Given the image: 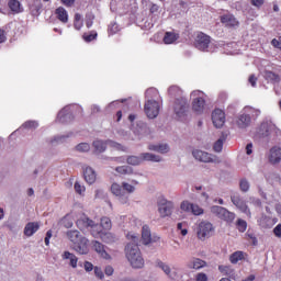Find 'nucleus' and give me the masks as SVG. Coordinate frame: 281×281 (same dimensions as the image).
<instances>
[{"label":"nucleus","mask_w":281,"mask_h":281,"mask_svg":"<svg viewBox=\"0 0 281 281\" xmlns=\"http://www.w3.org/2000/svg\"><path fill=\"white\" fill-rule=\"evenodd\" d=\"M168 93L170 98H176L173 111L177 117H186V113H188L190 104L188 103V99L183 97V90H181L179 86H171L168 89Z\"/></svg>","instance_id":"nucleus-1"},{"label":"nucleus","mask_w":281,"mask_h":281,"mask_svg":"<svg viewBox=\"0 0 281 281\" xmlns=\"http://www.w3.org/2000/svg\"><path fill=\"white\" fill-rule=\"evenodd\" d=\"M139 237L134 236L133 243H130L125 247V256L133 269H144V257L142 256V250H139V246L137 245Z\"/></svg>","instance_id":"nucleus-2"},{"label":"nucleus","mask_w":281,"mask_h":281,"mask_svg":"<svg viewBox=\"0 0 281 281\" xmlns=\"http://www.w3.org/2000/svg\"><path fill=\"white\" fill-rule=\"evenodd\" d=\"M67 237L74 243V249L77 254L85 256L89 254V239L82 237L78 231H68Z\"/></svg>","instance_id":"nucleus-3"},{"label":"nucleus","mask_w":281,"mask_h":281,"mask_svg":"<svg viewBox=\"0 0 281 281\" xmlns=\"http://www.w3.org/2000/svg\"><path fill=\"white\" fill-rule=\"evenodd\" d=\"M191 98H193L191 103L193 113H196V115H202V113L205 111V92L201 90H193L191 92Z\"/></svg>","instance_id":"nucleus-4"},{"label":"nucleus","mask_w":281,"mask_h":281,"mask_svg":"<svg viewBox=\"0 0 281 281\" xmlns=\"http://www.w3.org/2000/svg\"><path fill=\"white\" fill-rule=\"evenodd\" d=\"M214 232V224L209 221H202L198 225L196 236L199 240H207V238H210Z\"/></svg>","instance_id":"nucleus-5"},{"label":"nucleus","mask_w":281,"mask_h":281,"mask_svg":"<svg viewBox=\"0 0 281 281\" xmlns=\"http://www.w3.org/2000/svg\"><path fill=\"white\" fill-rule=\"evenodd\" d=\"M142 161H161V157L158 155H154L150 153H143L139 156H128L126 159V162L130 164V166H139Z\"/></svg>","instance_id":"nucleus-6"},{"label":"nucleus","mask_w":281,"mask_h":281,"mask_svg":"<svg viewBox=\"0 0 281 281\" xmlns=\"http://www.w3.org/2000/svg\"><path fill=\"white\" fill-rule=\"evenodd\" d=\"M212 214H215L217 218H221V221H224L225 223H234L236 221V213L223 207V206H213L211 209Z\"/></svg>","instance_id":"nucleus-7"},{"label":"nucleus","mask_w":281,"mask_h":281,"mask_svg":"<svg viewBox=\"0 0 281 281\" xmlns=\"http://www.w3.org/2000/svg\"><path fill=\"white\" fill-rule=\"evenodd\" d=\"M158 212L161 218L172 215V210H175V203L172 201L166 200L164 196L158 199Z\"/></svg>","instance_id":"nucleus-8"},{"label":"nucleus","mask_w":281,"mask_h":281,"mask_svg":"<svg viewBox=\"0 0 281 281\" xmlns=\"http://www.w3.org/2000/svg\"><path fill=\"white\" fill-rule=\"evenodd\" d=\"M231 201L233 205H235V207L239 210V212H241L243 214H247V216H251V211L249 210L247 202L245 201V199H243V196H240V194L234 193L233 195H231Z\"/></svg>","instance_id":"nucleus-9"},{"label":"nucleus","mask_w":281,"mask_h":281,"mask_svg":"<svg viewBox=\"0 0 281 281\" xmlns=\"http://www.w3.org/2000/svg\"><path fill=\"white\" fill-rule=\"evenodd\" d=\"M210 43H212V37L201 32L195 37L194 46L196 47V49H200V52H207Z\"/></svg>","instance_id":"nucleus-10"},{"label":"nucleus","mask_w":281,"mask_h":281,"mask_svg":"<svg viewBox=\"0 0 281 281\" xmlns=\"http://www.w3.org/2000/svg\"><path fill=\"white\" fill-rule=\"evenodd\" d=\"M106 146H111V148H116V150H123V147L121 144L115 143L113 140H94L93 147L97 153H104L106 150Z\"/></svg>","instance_id":"nucleus-11"},{"label":"nucleus","mask_w":281,"mask_h":281,"mask_svg":"<svg viewBox=\"0 0 281 281\" xmlns=\"http://www.w3.org/2000/svg\"><path fill=\"white\" fill-rule=\"evenodd\" d=\"M145 113L149 120H155L159 115V102L155 100H148L145 103Z\"/></svg>","instance_id":"nucleus-12"},{"label":"nucleus","mask_w":281,"mask_h":281,"mask_svg":"<svg viewBox=\"0 0 281 281\" xmlns=\"http://www.w3.org/2000/svg\"><path fill=\"white\" fill-rule=\"evenodd\" d=\"M212 122L215 128H223L225 126V112L221 109H215L212 112Z\"/></svg>","instance_id":"nucleus-13"},{"label":"nucleus","mask_w":281,"mask_h":281,"mask_svg":"<svg viewBox=\"0 0 281 281\" xmlns=\"http://www.w3.org/2000/svg\"><path fill=\"white\" fill-rule=\"evenodd\" d=\"M92 249H94L95 252L100 256V258H103V260H111V255L106 251V247L103 246L102 243L98 240L92 241Z\"/></svg>","instance_id":"nucleus-14"},{"label":"nucleus","mask_w":281,"mask_h":281,"mask_svg":"<svg viewBox=\"0 0 281 281\" xmlns=\"http://www.w3.org/2000/svg\"><path fill=\"white\" fill-rule=\"evenodd\" d=\"M192 155L194 159H196L198 161H203L204 164H210L214 161V159L210 154H207V151L195 149L192 151Z\"/></svg>","instance_id":"nucleus-15"},{"label":"nucleus","mask_w":281,"mask_h":281,"mask_svg":"<svg viewBox=\"0 0 281 281\" xmlns=\"http://www.w3.org/2000/svg\"><path fill=\"white\" fill-rule=\"evenodd\" d=\"M221 23L226 25V27H238V25H240V22L236 20V16L229 13L221 16Z\"/></svg>","instance_id":"nucleus-16"},{"label":"nucleus","mask_w":281,"mask_h":281,"mask_svg":"<svg viewBox=\"0 0 281 281\" xmlns=\"http://www.w3.org/2000/svg\"><path fill=\"white\" fill-rule=\"evenodd\" d=\"M38 229H41V224L38 222H29L24 227V236H34Z\"/></svg>","instance_id":"nucleus-17"},{"label":"nucleus","mask_w":281,"mask_h":281,"mask_svg":"<svg viewBox=\"0 0 281 281\" xmlns=\"http://www.w3.org/2000/svg\"><path fill=\"white\" fill-rule=\"evenodd\" d=\"M269 161L272 165L280 164L281 161V148L274 146L270 149Z\"/></svg>","instance_id":"nucleus-18"},{"label":"nucleus","mask_w":281,"mask_h":281,"mask_svg":"<svg viewBox=\"0 0 281 281\" xmlns=\"http://www.w3.org/2000/svg\"><path fill=\"white\" fill-rule=\"evenodd\" d=\"M55 15L60 23H69V13L64 7H59L55 10Z\"/></svg>","instance_id":"nucleus-19"},{"label":"nucleus","mask_w":281,"mask_h":281,"mask_svg":"<svg viewBox=\"0 0 281 281\" xmlns=\"http://www.w3.org/2000/svg\"><path fill=\"white\" fill-rule=\"evenodd\" d=\"M76 224L78 229H80L81 232H85V229H91L93 225V221L90 220L89 217H81L77 221Z\"/></svg>","instance_id":"nucleus-20"},{"label":"nucleus","mask_w":281,"mask_h":281,"mask_svg":"<svg viewBox=\"0 0 281 281\" xmlns=\"http://www.w3.org/2000/svg\"><path fill=\"white\" fill-rule=\"evenodd\" d=\"M85 181L89 183V186L95 183L97 175L95 171L91 167H86L83 170Z\"/></svg>","instance_id":"nucleus-21"},{"label":"nucleus","mask_w":281,"mask_h":281,"mask_svg":"<svg viewBox=\"0 0 281 281\" xmlns=\"http://www.w3.org/2000/svg\"><path fill=\"white\" fill-rule=\"evenodd\" d=\"M204 267H207V262L205 260H202L200 258H193L189 263L188 268L189 269H203Z\"/></svg>","instance_id":"nucleus-22"},{"label":"nucleus","mask_w":281,"mask_h":281,"mask_svg":"<svg viewBox=\"0 0 281 281\" xmlns=\"http://www.w3.org/2000/svg\"><path fill=\"white\" fill-rule=\"evenodd\" d=\"M249 124H251V116H249V114H241L237 119L238 128H247Z\"/></svg>","instance_id":"nucleus-23"},{"label":"nucleus","mask_w":281,"mask_h":281,"mask_svg":"<svg viewBox=\"0 0 281 281\" xmlns=\"http://www.w3.org/2000/svg\"><path fill=\"white\" fill-rule=\"evenodd\" d=\"M142 240L143 245H150V243H153V237L150 235V228L148 227V225L143 226Z\"/></svg>","instance_id":"nucleus-24"},{"label":"nucleus","mask_w":281,"mask_h":281,"mask_svg":"<svg viewBox=\"0 0 281 281\" xmlns=\"http://www.w3.org/2000/svg\"><path fill=\"white\" fill-rule=\"evenodd\" d=\"M8 8L13 14H21L23 9H21V2L19 0H9Z\"/></svg>","instance_id":"nucleus-25"},{"label":"nucleus","mask_w":281,"mask_h":281,"mask_svg":"<svg viewBox=\"0 0 281 281\" xmlns=\"http://www.w3.org/2000/svg\"><path fill=\"white\" fill-rule=\"evenodd\" d=\"M162 41L165 45H172V43L179 41V34L175 32H166Z\"/></svg>","instance_id":"nucleus-26"},{"label":"nucleus","mask_w":281,"mask_h":281,"mask_svg":"<svg viewBox=\"0 0 281 281\" xmlns=\"http://www.w3.org/2000/svg\"><path fill=\"white\" fill-rule=\"evenodd\" d=\"M89 231L93 238H100L101 234L104 232V228H102L101 224H95V222H92V226Z\"/></svg>","instance_id":"nucleus-27"},{"label":"nucleus","mask_w":281,"mask_h":281,"mask_svg":"<svg viewBox=\"0 0 281 281\" xmlns=\"http://www.w3.org/2000/svg\"><path fill=\"white\" fill-rule=\"evenodd\" d=\"M263 78L268 82H280V75L271 71V70H265L263 71Z\"/></svg>","instance_id":"nucleus-28"},{"label":"nucleus","mask_w":281,"mask_h":281,"mask_svg":"<svg viewBox=\"0 0 281 281\" xmlns=\"http://www.w3.org/2000/svg\"><path fill=\"white\" fill-rule=\"evenodd\" d=\"M148 150H154L155 153H161L164 155L170 150V147H168V144L149 145Z\"/></svg>","instance_id":"nucleus-29"},{"label":"nucleus","mask_w":281,"mask_h":281,"mask_svg":"<svg viewBox=\"0 0 281 281\" xmlns=\"http://www.w3.org/2000/svg\"><path fill=\"white\" fill-rule=\"evenodd\" d=\"M258 135L259 137H269V135H271V126H269V123H261Z\"/></svg>","instance_id":"nucleus-30"},{"label":"nucleus","mask_w":281,"mask_h":281,"mask_svg":"<svg viewBox=\"0 0 281 281\" xmlns=\"http://www.w3.org/2000/svg\"><path fill=\"white\" fill-rule=\"evenodd\" d=\"M63 258L64 260H70V267H72V269H76V267H78V257H76V255L69 251H65Z\"/></svg>","instance_id":"nucleus-31"},{"label":"nucleus","mask_w":281,"mask_h":281,"mask_svg":"<svg viewBox=\"0 0 281 281\" xmlns=\"http://www.w3.org/2000/svg\"><path fill=\"white\" fill-rule=\"evenodd\" d=\"M244 259H245V252L240 250H237L229 256V260L232 265H236L239 262V260H244Z\"/></svg>","instance_id":"nucleus-32"},{"label":"nucleus","mask_w":281,"mask_h":281,"mask_svg":"<svg viewBox=\"0 0 281 281\" xmlns=\"http://www.w3.org/2000/svg\"><path fill=\"white\" fill-rule=\"evenodd\" d=\"M235 225L236 229H238L240 234H245V232H247V221L243 218H237Z\"/></svg>","instance_id":"nucleus-33"},{"label":"nucleus","mask_w":281,"mask_h":281,"mask_svg":"<svg viewBox=\"0 0 281 281\" xmlns=\"http://www.w3.org/2000/svg\"><path fill=\"white\" fill-rule=\"evenodd\" d=\"M71 119V114L67 113V108H65L64 110H61L58 115H57V120L58 122H60L61 124H65V122H67V120Z\"/></svg>","instance_id":"nucleus-34"},{"label":"nucleus","mask_w":281,"mask_h":281,"mask_svg":"<svg viewBox=\"0 0 281 281\" xmlns=\"http://www.w3.org/2000/svg\"><path fill=\"white\" fill-rule=\"evenodd\" d=\"M101 238V240L103 243H115V236H113V234L106 232V231H103V233L101 234V236L99 237Z\"/></svg>","instance_id":"nucleus-35"},{"label":"nucleus","mask_w":281,"mask_h":281,"mask_svg":"<svg viewBox=\"0 0 281 281\" xmlns=\"http://www.w3.org/2000/svg\"><path fill=\"white\" fill-rule=\"evenodd\" d=\"M111 192L112 194H114L115 196H122V194H124V189L122 186H120L119 183L114 182L111 186Z\"/></svg>","instance_id":"nucleus-36"},{"label":"nucleus","mask_w":281,"mask_h":281,"mask_svg":"<svg viewBox=\"0 0 281 281\" xmlns=\"http://www.w3.org/2000/svg\"><path fill=\"white\" fill-rule=\"evenodd\" d=\"M100 225H101L103 232H109V229H111V227H113V224L111 223V218H109V217H102Z\"/></svg>","instance_id":"nucleus-37"},{"label":"nucleus","mask_w":281,"mask_h":281,"mask_svg":"<svg viewBox=\"0 0 281 281\" xmlns=\"http://www.w3.org/2000/svg\"><path fill=\"white\" fill-rule=\"evenodd\" d=\"M115 171L119 172V175H133V168L128 166L116 167Z\"/></svg>","instance_id":"nucleus-38"},{"label":"nucleus","mask_w":281,"mask_h":281,"mask_svg":"<svg viewBox=\"0 0 281 281\" xmlns=\"http://www.w3.org/2000/svg\"><path fill=\"white\" fill-rule=\"evenodd\" d=\"M82 38L86 41V43H91V41H95L98 38V33L95 31H92L90 34L85 33Z\"/></svg>","instance_id":"nucleus-39"},{"label":"nucleus","mask_w":281,"mask_h":281,"mask_svg":"<svg viewBox=\"0 0 281 281\" xmlns=\"http://www.w3.org/2000/svg\"><path fill=\"white\" fill-rule=\"evenodd\" d=\"M91 146L88 143H81L76 146L78 153H89Z\"/></svg>","instance_id":"nucleus-40"},{"label":"nucleus","mask_w":281,"mask_h":281,"mask_svg":"<svg viewBox=\"0 0 281 281\" xmlns=\"http://www.w3.org/2000/svg\"><path fill=\"white\" fill-rule=\"evenodd\" d=\"M203 209L201 206H199V204H192L191 206V213L194 216H201V214H203Z\"/></svg>","instance_id":"nucleus-41"},{"label":"nucleus","mask_w":281,"mask_h":281,"mask_svg":"<svg viewBox=\"0 0 281 281\" xmlns=\"http://www.w3.org/2000/svg\"><path fill=\"white\" fill-rule=\"evenodd\" d=\"M157 266L164 271V273H166V276H170V266L166 265L164 261H158Z\"/></svg>","instance_id":"nucleus-42"},{"label":"nucleus","mask_w":281,"mask_h":281,"mask_svg":"<svg viewBox=\"0 0 281 281\" xmlns=\"http://www.w3.org/2000/svg\"><path fill=\"white\" fill-rule=\"evenodd\" d=\"M192 205L193 203H190L189 201H182L180 204V210L183 212H192Z\"/></svg>","instance_id":"nucleus-43"},{"label":"nucleus","mask_w":281,"mask_h":281,"mask_svg":"<svg viewBox=\"0 0 281 281\" xmlns=\"http://www.w3.org/2000/svg\"><path fill=\"white\" fill-rule=\"evenodd\" d=\"M218 271L223 276H232V267L229 266H218Z\"/></svg>","instance_id":"nucleus-44"},{"label":"nucleus","mask_w":281,"mask_h":281,"mask_svg":"<svg viewBox=\"0 0 281 281\" xmlns=\"http://www.w3.org/2000/svg\"><path fill=\"white\" fill-rule=\"evenodd\" d=\"M213 150L215 153H221L223 150V139H217L213 145Z\"/></svg>","instance_id":"nucleus-45"},{"label":"nucleus","mask_w":281,"mask_h":281,"mask_svg":"<svg viewBox=\"0 0 281 281\" xmlns=\"http://www.w3.org/2000/svg\"><path fill=\"white\" fill-rule=\"evenodd\" d=\"M239 188L241 192H249V181H247L246 179L240 180Z\"/></svg>","instance_id":"nucleus-46"},{"label":"nucleus","mask_w":281,"mask_h":281,"mask_svg":"<svg viewBox=\"0 0 281 281\" xmlns=\"http://www.w3.org/2000/svg\"><path fill=\"white\" fill-rule=\"evenodd\" d=\"M86 190L85 186L80 184V182H75V192L77 194H85Z\"/></svg>","instance_id":"nucleus-47"},{"label":"nucleus","mask_w":281,"mask_h":281,"mask_svg":"<svg viewBox=\"0 0 281 281\" xmlns=\"http://www.w3.org/2000/svg\"><path fill=\"white\" fill-rule=\"evenodd\" d=\"M61 223H63L64 227H66V229L74 227V221H71L67 216L63 218Z\"/></svg>","instance_id":"nucleus-48"},{"label":"nucleus","mask_w":281,"mask_h":281,"mask_svg":"<svg viewBox=\"0 0 281 281\" xmlns=\"http://www.w3.org/2000/svg\"><path fill=\"white\" fill-rule=\"evenodd\" d=\"M94 276L97 278H99V280H103L104 279V272L102 271V268L95 266L94 267Z\"/></svg>","instance_id":"nucleus-49"},{"label":"nucleus","mask_w":281,"mask_h":281,"mask_svg":"<svg viewBox=\"0 0 281 281\" xmlns=\"http://www.w3.org/2000/svg\"><path fill=\"white\" fill-rule=\"evenodd\" d=\"M124 190L131 194L132 192H135V187L127 182H123V192Z\"/></svg>","instance_id":"nucleus-50"},{"label":"nucleus","mask_w":281,"mask_h":281,"mask_svg":"<svg viewBox=\"0 0 281 281\" xmlns=\"http://www.w3.org/2000/svg\"><path fill=\"white\" fill-rule=\"evenodd\" d=\"M195 281H207V274H205L204 272H199L195 276Z\"/></svg>","instance_id":"nucleus-51"},{"label":"nucleus","mask_w":281,"mask_h":281,"mask_svg":"<svg viewBox=\"0 0 281 281\" xmlns=\"http://www.w3.org/2000/svg\"><path fill=\"white\" fill-rule=\"evenodd\" d=\"M271 45L274 46L277 49H281V36L278 40L273 38L271 41Z\"/></svg>","instance_id":"nucleus-52"},{"label":"nucleus","mask_w":281,"mask_h":281,"mask_svg":"<svg viewBox=\"0 0 281 281\" xmlns=\"http://www.w3.org/2000/svg\"><path fill=\"white\" fill-rule=\"evenodd\" d=\"M5 41H8V36L5 35V30L0 29V45L2 43H5Z\"/></svg>","instance_id":"nucleus-53"},{"label":"nucleus","mask_w":281,"mask_h":281,"mask_svg":"<svg viewBox=\"0 0 281 281\" xmlns=\"http://www.w3.org/2000/svg\"><path fill=\"white\" fill-rule=\"evenodd\" d=\"M63 5L66 8H72V5L76 3V0H60Z\"/></svg>","instance_id":"nucleus-54"},{"label":"nucleus","mask_w":281,"mask_h":281,"mask_svg":"<svg viewBox=\"0 0 281 281\" xmlns=\"http://www.w3.org/2000/svg\"><path fill=\"white\" fill-rule=\"evenodd\" d=\"M273 234H274V236H277V238H281V224H278V225L273 228Z\"/></svg>","instance_id":"nucleus-55"},{"label":"nucleus","mask_w":281,"mask_h":281,"mask_svg":"<svg viewBox=\"0 0 281 281\" xmlns=\"http://www.w3.org/2000/svg\"><path fill=\"white\" fill-rule=\"evenodd\" d=\"M149 12L150 14H157V12H159V5H157L156 3H151Z\"/></svg>","instance_id":"nucleus-56"},{"label":"nucleus","mask_w":281,"mask_h":281,"mask_svg":"<svg viewBox=\"0 0 281 281\" xmlns=\"http://www.w3.org/2000/svg\"><path fill=\"white\" fill-rule=\"evenodd\" d=\"M251 4L255 5V8H262L265 0H251Z\"/></svg>","instance_id":"nucleus-57"},{"label":"nucleus","mask_w":281,"mask_h":281,"mask_svg":"<svg viewBox=\"0 0 281 281\" xmlns=\"http://www.w3.org/2000/svg\"><path fill=\"white\" fill-rule=\"evenodd\" d=\"M52 239V231H47L44 243L46 247H49V240Z\"/></svg>","instance_id":"nucleus-58"},{"label":"nucleus","mask_w":281,"mask_h":281,"mask_svg":"<svg viewBox=\"0 0 281 281\" xmlns=\"http://www.w3.org/2000/svg\"><path fill=\"white\" fill-rule=\"evenodd\" d=\"M83 267H85V269H86V271H93L95 268L93 267V263H91V262H89V261H86L85 263H83Z\"/></svg>","instance_id":"nucleus-59"},{"label":"nucleus","mask_w":281,"mask_h":281,"mask_svg":"<svg viewBox=\"0 0 281 281\" xmlns=\"http://www.w3.org/2000/svg\"><path fill=\"white\" fill-rule=\"evenodd\" d=\"M248 82H250L251 87H256V83L258 82V78H256V75H250Z\"/></svg>","instance_id":"nucleus-60"},{"label":"nucleus","mask_w":281,"mask_h":281,"mask_svg":"<svg viewBox=\"0 0 281 281\" xmlns=\"http://www.w3.org/2000/svg\"><path fill=\"white\" fill-rule=\"evenodd\" d=\"M114 271L115 270L111 266H106L105 269H104L105 276H112L114 273Z\"/></svg>","instance_id":"nucleus-61"},{"label":"nucleus","mask_w":281,"mask_h":281,"mask_svg":"<svg viewBox=\"0 0 281 281\" xmlns=\"http://www.w3.org/2000/svg\"><path fill=\"white\" fill-rule=\"evenodd\" d=\"M254 153V144L249 143L246 145V154L251 155Z\"/></svg>","instance_id":"nucleus-62"},{"label":"nucleus","mask_w":281,"mask_h":281,"mask_svg":"<svg viewBox=\"0 0 281 281\" xmlns=\"http://www.w3.org/2000/svg\"><path fill=\"white\" fill-rule=\"evenodd\" d=\"M74 27L75 30H82V23L80 21H75Z\"/></svg>","instance_id":"nucleus-63"},{"label":"nucleus","mask_w":281,"mask_h":281,"mask_svg":"<svg viewBox=\"0 0 281 281\" xmlns=\"http://www.w3.org/2000/svg\"><path fill=\"white\" fill-rule=\"evenodd\" d=\"M276 210H277L279 216H281V205L280 204L276 206Z\"/></svg>","instance_id":"nucleus-64"}]
</instances>
